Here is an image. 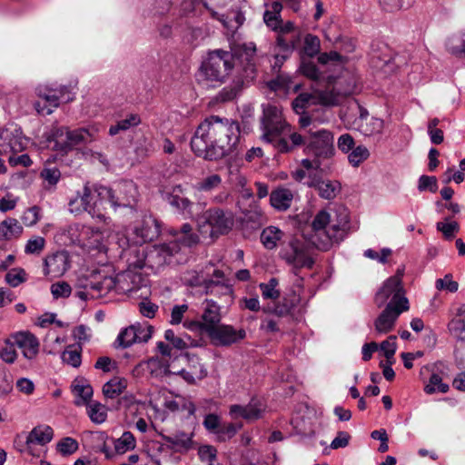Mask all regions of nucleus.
<instances>
[{"label":"nucleus","instance_id":"obj_1","mask_svg":"<svg viewBox=\"0 0 465 465\" xmlns=\"http://www.w3.org/2000/svg\"><path fill=\"white\" fill-rule=\"evenodd\" d=\"M240 134L236 122L211 115L197 126L191 139V149L206 161H219L237 153Z\"/></svg>","mask_w":465,"mask_h":465},{"label":"nucleus","instance_id":"obj_2","mask_svg":"<svg viewBox=\"0 0 465 465\" xmlns=\"http://www.w3.org/2000/svg\"><path fill=\"white\" fill-rule=\"evenodd\" d=\"M350 229V218L345 208H340L334 216L325 210L317 213L312 222L310 242L320 251H328L340 243Z\"/></svg>","mask_w":465,"mask_h":465},{"label":"nucleus","instance_id":"obj_3","mask_svg":"<svg viewBox=\"0 0 465 465\" xmlns=\"http://www.w3.org/2000/svg\"><path fill=\"white\" fill-rule=\"evenodd\" d=\"M197 226L202 234L217 238L232 231L234 226V214L230 210L209 208L198 216Z\"/></svg>","mask_w":465,"mask_h":465},{"label":"nucleus","instance_id":"obj_4","mask_svg":"<svg viewBox=\"0 0 465 465\" xmlns=\"http://www.w3.org/2000/svg\"><path fill=\"white\" fill-rule=\"evenodd\" d=\"M97 196L104 203L108 201L111 206L117 208H134L138 202L139 192L137 185L131 180H123L112 187L97 186Z\"/></svg>","mask_w":465,"mask_h":465},{"label":"nucleus","instance_id":"obj_5","mask_svg":"<svg viewBox=\"0 0 465 465\" xmlns=\"http://www.w3.org/2000/svg\"><path fill=\"white\" fill-rule=\"evenodd\" d=\"M70 212L79 214L87 212L93 218L100 222L106 223L108 217L105 214V207L100 196H97V187L92 190L89 186L84 185L82 192H78L77 195L69 202Z\"/></svg>","mask_w":465,"mask_h":465},{"label":"nucleus","instance_id":"obj_6","mask_svg":"<svg viewBox=\"0 0 465 465\" xmlns=\"http://www.w3.org/2000/svg\"><path fill=\"white\" fill-rule=\"evenodd\" d=\"M234 65V57L231 52L215 50L210 52L201 66V73L211 82L223 81Z\"/></svg>","mask_w":465,"mask_h":465},{"label":"nucleus","instance_id":"obj_7","mask_svg":"<svg viewBox=\"0 0 465 465\" xmlns=\"http://www.w3.org/2000/svg\"><path fill=\"white\" fill-rule=\"evenodd\" d=\"M66 235L73 244L87 250H98L104 242L101 229L81 223L69 225Z\"/></svg>","mask_w":465,"mask_h":465},{"label":"nucleus","instance_id":"obj_8","mask_svg":"<svg viewBox=\"0 0 465 465\" xmlns=\"http://www.w3.org/2000/svg\"><path fill=\"white\" fill-rule=\"evenodd\" d=\"M262 139L272 143L274 140L290 130L291 126L282 117V109L276 105H267L263 108Z\"/></svg>","mask_w":465,"mask_h":465},{"label":"nucleus","instance_id":"obj_9","mask_svg":"<svg viewBox=\"0 0 465 465\" xmlns=\"http://www.w3.org/2000/svg\"><path fill=\"white\" fill-rule=\"evenodd\" d=\"M391 302L387 305L401 308L409 306V301L405 295V290L402 283H399L396 279L388 278L378 291L375 296V302L378 307L383 306L389 298Z\"/></svg>","mask_w":465,"mask_h":465},{"label":"nucleus","instance_id":"obj_10","mask_svg":"<svg viewBox=\"0 0 465 465\" xmlns=\"http://www.w3.org/2000/svg\"><path fill=\"white\" fill-rule=\"evenodd\" d=\"M153 331V327L148 323L132 324L120 331L115 343L121 348H128L134 343L147 342Z\"/></svg>","mask_w":465,"mask_h":465},{"label":"nucleus","instance_id":"obj_11","mask_svg":"<svg viewBox=\"0 0 465 465\" xmlns=\"http://www.w3.org/2000/svg\"><path fill=\"white\" fill-rule=\"evenodd\" d=\"M280 256L295 268H312L314 260L306 252L302 243L292 238L280 252Z\"/></svg>","mask_w":465,"mask_h":465},{"label":"nucleus","instance_id":"obj_12","mask_svg":"<svg viewBox=\"0 0 465 465\" xmlns=\"http://www.w3.org/2000/svg\"><path fill=\"white\" fill-rule=\"evenodd\" d=\"M79 286L87 290L90 297L97 298L115 290V281L111 276L102 277L99 273H92L89 278L79 280Z\"/></svg>","mask_w":465,"mask_h":465},{"label":"nucleus","instance_id":"obj_13","mask_svg":"<svg viewBox=\"0 0 465 465\" xmlns=\"http://www.w3.org/2000/svg\"><path fill=\"white\" fill-rule=\"evenodd\" d=\"M215 345L229 346L236 343L246 337L243 329L236 330L232 325H218L207 333Z\"/></svg>","mask_w":465,"mask_h":465},{"label":"nucleus","instance_id":"obj_14","mask_svg":"<svg viewBox=\"0 0 465 465\" xmlns=\"http://www.w3.org/2000/svg\"><path fill=\"white\" fill-rule=\"evenodd\" d=\"M310 150L317 158H330L334 153L333 136L331 132L321 130L312 134Z\"/></svg>","mask_w":465,"mask_h":465},{"label":"nucleus","instance_id":"obj_15","mask_svg":"<svg viewBox=\"0 0 465 465\" xmlns=\"http://www.w3.org/2000/svg\"><path fill=\"white\" fill-rule=\"evenodd\" d=\"M282 5L280 2H273L270 9L263 14V21L266 25L278 34L286 35L294 30V24L291 21L283 23L281 18Z\"/></svg>","mask_w":465,"mask_h":465},{"label":"nucleus","instance_id":"obj_16","mask_svg":"<svg viewBox=\"0 0 465 465\" xmlns=\"http://www.w3.org/2000/svg\"><path fill=\"white\" fill-rule=\"evenodd\" d=\"M179 250V244L176 242L160 244L149 251L145 259L151 266L161 267L168 263L170 258Z\"/></svg>","mask_w":465,"mask_h":465},{"label":"nucleus","instance_id":"obj_17","mask_svg":"<svg viewBox=\"0 0 465 465\" xmlns=\"http://www.w3.org/2000/svg\"><path fill=\"white\" fill-rule=\"evenodd\" d=\"M48 147L61 153L71 151L69 128L54 124L46 136Z\"/></svg>","mask_w":465,"mask_h":465},{"label":"nucleus","instance_id":"obj_18","mask_svg":"<svg viewBox=\"0 0 465 465\" xmlns=\"http://www.w3.org/2000/svg\"><path fill=\"white\" fill-rule=\"evenodd\" d=\"M307 185L317 190L320 197L325 200L334 199L341 192V185L336 180H323L318 175H309Z\"/></svg>","mask_w":465,"mask_h":465},{"label":"nucleus","instance_id":"obj_19","mask_svg":"<svg viewBox=\"0 0 465 465\" xmlns=\"http://www.w3.org/2000/svg\"><path fill=\"white\" fill-rule=\"evenodd\" d=\"M410 306L398 308L393 307L392 305H387L374 322L376 331L379 333H387L391 331L401 313L407 312Z\"/></svg>","mask_w":465,"mask_h":465},{"label":"nucleus","instance_id":"obj_20","mask_svg":"<svg viewBox=\"0 0 465 465\" xmlns=\"http://www.w3.org/2000/svg\"><path fill=\"white\" fill-rule=\"evenodd\" d=\"M12 339L17 348L22 351L25 358L32 360L38 354L40 343L37 338L31 332H16L12 334Z\"/></svg>","mask_w":465,"mask_h":465},{"label":"nucleus","instance_id":"obj_21","mask_svg":"<svg viewBox=\"0 0 465 465\" xmlns=\"http://www.w3.org/2000/svg\"><path fill=\"white\" fill-rule=\"evenodd\" d=\"M69 268V255L66 252H57L45 260V275L62 276Z\"/></svg>","mask_w":465,"mask_h":465},{"label":"nucleus","instance_id":"obj_22","mask_svg":"<svg viewBox=\"0 0 465 465\" xmlns=\"http://www.w3.org/2000/svg\"><path fill=\"white\" fill-rule=\"evenodd\" d=\"M144 371L150 372L152 376L158 377L163 375H167L169 373H175L170 370V366L164 364L161 360L157 358H152L147 361H142L137 364L134 370V375L139 376Z\"/></svg>","mask_w":465,"mask_h":465},{"label":"nucleus","instance_id":"obj_23","mask_svg":"<svg viewBox=\"0 0 465 465\" xmlns=\"http://www.w3.org/2000/svg\"><path fill=\"white\" fill-rule=\"evenodd\" d=\"M191 285H203L206 294L223 295L232 298V288L229 284H225L223 281H214L213 279L201 280L197 275L190 280Z\"/></svg>","mask_w":465,"mask_h":465},{"label":"nucleus","instance_id":"obj_24","mask_svg":"<svg viewBox=\"0 0 465 465\" xmlns=\"http://www.w3.org/2000/svg\"><path fill=\"white\" fill-rule=\"evenodd\" d=\"M448 330L457 342L465 346V304L457 309L455 316L448 323Z\"/></svg>","mask_w":465,"mask_h":465},{"label":"nucleus","instance_id":"obj_25","mask_svg":"<svg viewBox=\"0 0 465 465\" xmlns=\"http://www.w3.org/2000/svg\"><path fill=\"white\" fill-rule=\"evenodd\" d=\"M206 306L203 313L202 330L206 333L210 332L215 327L219 325L221 322L220 307L215 302L212 300H206Z\"/></svg>","mask_w":465,"mask_h":465},{"label":"nucleus","instance_id":"obj_26","mask_svg":"<svg viewBox=\"0 0 465 465\" xmlns=\"http://www.w3.org/2000/svg\"><path fill=\"white\" fill-rule=\"evenodd\" d=\"M361 116L359 121V130L366 136H372L381 134L384 124L380 118L368 117V112L360 107Z\"/></svg>","mask_w":465,"mask_h":465},{"label":"nucleus","instance_id":"obj_27","mask_svg":"<svg viewBox=\"0 0 465 465\" xmlns=\"http://www.w3.org/2000/svg\"><path fill=\"white\" fill-rule=\"evenodd\" d=\"M262 412V408L258 401H252L246 406L235 404L230 407V414L233 419L241 417L248 420H257Z\"/></svg>","mask_w":465,"mask_h":465},{"label":"nucleus","instance_id":"obj_28","mask_svg":"<svg viewBox=\"0 0 465 465\" xmlns=\"http://www.w3.org/2000/svg\"><path fill=\"white\" fill-rule=\"evenodd\" d=\"M24 232L20 222L12 217H7L0 223V240L12 241L18 239Z\"/></svg>","mask_w":465,"mask_h":465},{"label":"nucleus","instance_id":"obj_29","mask_svg":"<svg viewBox=\"0 0 465 465\" xmlns=\"http://www.w3.org/2000/svg\"><path fill=\"white\" fill-rule=\"evenodd\" d=\"M35 92L37 96L45 101V104L41 102H35L34 104V107L38 114H51L54 109L59 106L61 100L57 94H47L44 88H36Z\"/></svg>","mask_w":465,"mask_h":465},{"label":"nucleus","instance_id":"obj_30","mask_svg":"<svg viewBox=\"0 0 465 465\" xmlns=\"http://www.w3.org/2000/svg\"><path fill=\"white\" fill-rule=\"evenodd\" d=\"M293 197L292 190L280 187L271 193L270 203L274 209L286 211L291 207Z\"/></svg>","mask_w":465,"mask_h":465},{"label":"nucleus","instance_id":"obj_31","mask_svg":"<svg viewBox=\"0 0 465 465\" xmlns=\"http://www.w3.org/2000/svg\"><path fill=\"white\" fill-rule=\"evenodd\" d=\"M114 279L115 291L118 293H128L138 288L137 283L140 282L141 276L132 272H126L117 274Z\"/></svg>","mask_w":465,"mask_h":465},{"label":"nucleus","instance_id":"obj_32","mask_svg":"<svg viewBox=\"0 0 465 465\" xmlns=\"http://www.w3.org/2000/svg\"><path fill=\"white\" fill-rule=\"evenodd\" d=\"M54 437V430L48 425H38L35 427L28 434L27 438L32 446H44L50 442Z\"/></svg>","mask_w":465,"mask_h":465},{"label":"nucleus","instance_id":"obj_33","mask_svg":"<svg viewBox=\"0 0 465 465\" xmlns=\"http://www.w3.org/2000/svg\"><path fill=\"white\" fill-rule=\"evenodd\" d=\"M290 140L291 143H289L284 138H281V136H279L274 140L272 144L279 153H290L296 147L302 146L305 143L304 137L298 133L291 134Z\"/></svg>","mask_w":465,"mask_h":465},{"label":"nucleus","instance_id":"obj_34","mask_svg":"<svg viewBox=\"0 0 465 465\" xmlns=\"http://www.w3.org/2000/svg\"><path fill=\"white\" fill-rule=\"evenodd\" d=\"M0 143L5 145L8 155L12 154L11 153L21 152L25 148L22 137L15 135L14 133L8 129L0 131Z\"/></svg>","mask_w":465,"mask_h":465},{"label":"nucleus","instance_id":"obj_35","mask_svg":"<svg viewBox=\"0 0 465 465\" xmlns=\"http://www.w3.org/2000/svg\"><path fill=\"white\" fill-rule=\"evenodd\" d=\"M73 391L76 396L75 405L81 406L87 404L93 396V388L84 381L75 380L73 383Z\"/></svg>","mask_w":465,"mask_h":465},{"label":"nucleus","instance_id":"obj_36","mask_svg":"<svg viewBox=\"0 0 465 465\" xmlns=\"http://www.w3.org/2000/svg\"><path fill=\"white\" fill-rule=\"evenodd\" d=\"M141 123L142 120L138 114H129L125 116V118L111 125L108 134L111 136H114L121 132H125L133 127L138 126Z\"/></svg>","mask_w":465,"mask_h":465},{"label":"nucleus","instance_id":"obj_37","mask_svg":"<svg viewBox=\"0 0 465 465\" xmlns=\"http://www.w3.org/2000/svg\"><path fill=\"white\" fill-rule=\"evenodd\" d=\"M127 387V380L114 377L103 386V393L106 398L114 399L124 392Z\"/></svg>","mask_w":465,"mask_h":465},{"label":"nucleus","instance_id":"obj_38","mask_svg":"<svg viewBox=\"0 0 465 465\" xmlns=\"http://www.w3.org/2000/svg\"><path fill=\"white\" fill-rule=\"evenodd\" d=\"M283 232L274 226H269L262 230L261 233V242L268 250H272L282 240Z\"/></svg>","mask_w":465,"mask_h":465},{"label":"nucleus","instance_id":"obj_39","mask_svg":"<svg viewBox=\"0 0 465 465\" xmlns=\"http://www.w3.org/2000/svg\"><path fill=\"white\" fill-rule=\"evenodd\" d=\"M135 446V438L130 431L124 432L119 439L114 440V451L118 454H124L134 450Z\"/></svg>","mask_w":465,"mask_h":465},{"label":"nucleus","instance_id":"obj_40","mask_svg":"<svg viewBox=\"0 0 465 465\" xmlns=\"http://www.w3.org/2000/svg\"><path fill=\"white\" fill-rule=\"evenodd\" d=\"M174 235L177 237L175 242H180L185 246H192L199 242L198 235L193 232V227L189 223L183 224L180 232Z\"/></svg>","mask_w":465,"mask_h":465},{"label":"nucleus","instance_id":"obj_41","mask_svg":"<svg viewBox=\"0 0 465 465\" xmlns=\"http://www.w3.org/2000/svg\"><path fill=\"white\" fill-rule=\"evenodd\" d=\"M449 53L457 57H465V32L459 36H453L447 42Z\"/></svg>","mask_w":465,"mask_h":465},{"label":"nucleus","instance_id":"obj_42","mask_svg":"<svg viewBox=\"0 0 465 465\" xmlns=\"http://www.w3.org/2000/svg\"><path fill=\"white\" fill-rule=\"evenodd\" d=\"M87 414L93 422L100 424L106 420L107 409L100 402H92L88 405Z\"/></svg>","mask_w":465,"mask_h":465},{"label":"nucleus","instance_id":"obj_43","mask_svg":"<svg viewBox=\"0 0 465 465\" xmlns=\"http://www.w3.org/2000/svg\"><path fill=\"white\" fill-rule=\"evenodd\" d=\"M16 347L11 335L0 348V358L9 364L15 362L17 358Z\"/></svg>","mask_w":465,"mask_h":465},{"label":"nucleus","instance_id":"obj_44","mask_svg":"<svg viewBox=\"0 0 465 465\" xmlns=\"http://www.w3.org/2000/svg\"><path fill=\"white\" fill-rule=\"evenodd\" d=\"M153 220L143 221L141 226L135 227L134 232L138 237H140L138 242H145L148 241H152L154 238L157 232L156 230H153Z\"/></svg>","mask_w":465,"mask_h":465},{"label":"nucleus","instance_id":"obj_45","mask_svg":"<svg viewBox=\"0 0 465 465\" xmlns=\"http://www.w3.org/2000/svg\"><path fill=\"white\" fill-rule=\"evenodd\" d=\"M222 183V177L217 174L213 173L211 175H208L207 177L202 179L200 182H198L195 185V188L199 192H211L214 190L215 188L219 187Z\"/></svg>","mask_w":465,"mask_h":465},{"label":"nucleus","instance_id":"obj_46","mask_svg":"<svg viewBox=\"0 0 465 465\" xmlns=\"http://www.w3.org/2000/svg\"><path fill=\"white\" fill-rule=\"evenodd\" d=\"M321 49V41L318 36L308 34L304 37L303 54L309 57H313L319 54Z\"/></svg>","mask_w":465,"mask_h":465},{"label":"nucleus","instance_id":"obj_47","mask_svg":"<svg viewBox=\"0 0 465 465\" xmlns=\"http://www.w3.org/2000/svg\"><path fill=\"white\" fill-rule=\"evenodd\" d=\"M62 360L74 368L81 365V348L74 345L68 346L62 354Z\"/></svg>","mask_w":465,"mask_h":465},{"label":"nucleus","instance_id":"obj_48","mask_svg":"<svg viewBox=\"0 0 465 465\" xmlns=\"http://www.w3.org/2000/svg\"><path fill=\"white\" fill-rule=\"evenodd\" d=\"M40 177L47 183L45 185L46 188H52L60 181L61 172L55 167H45L40 173Z\"/></svg>","mask_w":465,"mask_h":465},{"label":"nucleus","instance_id":"obj_49","mask_svg":"<svg viewBox=\"0 0 465 465\" xmlns=\"http://www.w3.org/2000/svg\"><path fill=\"white\" fill-rule=\"evenodd\" d=\"M79 448V444L76 440L71 437L63 438L56 444V450L63 456L72 455L76 452Z\"/></svg>","mask_w":465,"mask_h":465},{"label":"nucleus","instance_id":"obj_50","mask_svg":"<svg viewBox=\"0 0 465 465\" xmlns=\"http://www.w3.org/2000/svg\"><path fill=\"white\" fill-rule=\"evenodd\" d=\"M424 391L428 394H432L436 391L446 393L449 391V385L442 382V379L439 374L433 373L425 386Z\"/></svg>","mask_w":465,"mask_h":465},{"label":"nucleus","instance_id":"obj_51","mask_svg":"<svg viewBox=\"0 0 465 465\" xmlns=\"http://www.w3.org/2000/svg\"><path fill=\"white\" fill-rule=\"evenodd\" d=\"M435 288L438 291H447L454 293L459 289V283L453 280L452 274L448 273L443 278L435 281Z\"/></svg>","mask_w":465,"mask_h":465},{"label":"nucleus","instance_id":"obj_52","mask_svg":"<svg viewBox=\"0 0 465 465\" xmlns=\"http://www.w3.org/2000/svg\"><path fill=\"white\" fill-rule=\"evenodd\" d=\"M369 155V150L363 145H359L349 153L348 160L352 166H359Z\"/></svg>","mask_w":465,"mask_h":465},{"label":"nucleus","instance_id":"obj_53","mask_svg":"<svg viewBox=\"0 0 465 465\" xmlns=\"http://www.w3.org/2000/svg\"><path fill=\"white\" fill-rule=\"evenodd\" d=\"M278 281L272 278L267 283H261L259 285L262 295L264 299L276 300L280 297V292L277 290Z\"/></svg>","mask_w":465,"mask_h":465},{"label":"nucleus","instance_id":"obj_54","mask_svg":"<svg viewBox=\"0 0 465 465\" xmlns=\"http://www.w3.org/2000/svg\"><path fill=\"white\" fill-rule=\"evenodd\" d=\"M394 58L390 54H384L383 56H373L372 64L374 67L384 70L385 72L393 71L395 62Z\"/></svg>","mask_w":465,"mask_h":465},{"label":"nucleus","instance_id":"obj_55","mask_svg":"<svg viewBox=\"0 0 465 465\" xmlns=\"http://www.w3.org/2000/svg\"><path fill=\"white\" fill-rule=\"evenodd\" d=\"M292 80L289 75L281 73L275 79L269 82L268 86L273 91H288L291 89Z\"/></svg>","mask_w":465,"mask_h":465},{"label":"nucleus","instance_id":"obj_56","mask_svg":"<svg viewBox=\"0 0 465 465\" xmlns=\"http://www.w3.org/2000/svg\"><path fill=\"white\" fill-rule=\"evenodd\" d=\"M15 447L22 454H27L33 457L40 456L39 451L35 447L32 446L27 437L25 438V440L23 441L21 437L17 436L15 440Z\"/></svg>","mask_w":465,"mask_h":465},{"label":"nucleus","instance_id":"obj_57","mask_svg":"<svg viewBox=\"0 0 465 465\" xmlns=\"http://www.w3.org/2000/svg\"><path fill=\"white\" fill-rule=\"evenodd\" d=\"M40 220V208L32 206L25 211L22 215V222L25 226H34Z\"/></svg>","mask_w":465,"mask_h":465},{"label":"nucleus","instance_id":"obj_58","mask_svg":"<svg viewBox=\"0 0 465 465\" xmlns=\"http://www.w3.org/2000/svg\"><path fill=\"white\" fill-rule=\"evenodd\" d=\"M6 282L12 287H16L25 281V272L21 268H15L5 275Z\"/></svg>","mask_w":465,"mask_h":465},{"label":"nucleus","instance_id":"obj_59","mask_svg":"<svg viewBox=\"0 0 465 465\" xmlns=\"http://www.w3.org/2000/svg\"><path fill=\"white\" fill-rule=\"evenodd\" d=\"M240 91L241 86L239 84L224 87L217 94L216 100L222 103L232 101L239 94Z\"/></svg>","mask_w":465,"mask_h":465},{"label":"nucleus","instance_id":"obj_60","mask_svg":"<svg viewBox=\"0 0 465 465\" xmlns=\"http://www.w3.org/2000/svg\"><path fill=\"white\" fill-rule=\"evenodd\" d=\"M437 229L441 232L444 237L448 240H450L454 237L455 233H457L460 230V225L457 222L444 223L439 222L437 223Z\"/></svg>","mask_w":465,"mask_h":465},{"label":"nucleus","instance_id":"obj_61","mask_svg":"<svg viewBox=\"0 0 465 465\" xmlns=\"http://www.w3.org/2000/svg\"><path fill=\"white\" fill-rule=\"evenodd\" d=\"M51 292L55 299L67 298L72 292V288L67 282H59L51 285Z\"/></svg>","mask_w":465,"mask_h":465},{"label":"nucleus","instance_id":"obj_62","mask_svg":"<svg viewBox=\"0 0 465 465\" xmlns=\"http://www.w3.org/2000/svg\"><path fill=\"white\" fill-rule=\"evenodd\" d=\"M164 338L166 341H170L174 348L178 350H183L189 346L190 338L187 337V339L184 340L182 337H178L174 334V331L173 330L165 331Z\"/></svg>","mask_w":465,"mask_h":465},{"label":"nucleus","instance_id":"obj_63","mask_svg":"<svg viewBox=\"0 0 465 465\" xmlns=\"http://www.w3.org/2000/svg\"><path fill=\"white\" fill-rule=\"evenodd\" d=\"M396 347V336H390L381 343V350L383 351L390 365L391 364V359H392L395 354Z\"/></svg>","mask_w":465,"mask_h":465},{"label":"nucleus","instance_id":"obj_64","mask_svg":"<svg viewBox=\"0 0 465 465\" xmlns=\"http://www.w3.org/2000/svg\"><path fill=\"white\" fill-rule=\"evenodd\" d=\"M241 427V425H236L234 423H222L217 436L221 440H226L227 439L233 437Z\"/></svg>","mask_w":465,"mask_h":465}]
</instances>
